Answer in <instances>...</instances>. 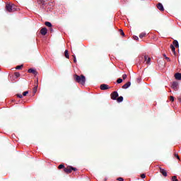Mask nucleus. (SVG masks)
Returning <instances> with one entry per match:
<instances>
[{
  "label": "nucleus",
  "instance_id": "obj_1",
  "mask_svg": "<svg viewBox=\"0 0 181 181\" xmlns=\"http://www.w3.org/2000/svg\"><path fill=\"white\" fill-rule=\"evenodd\" d=\"M74 79L77 83H79V84H81L82 86L86 84V76L83 75H81V76L78 75H74Z\"/></svg>",
  "mask_w": 181,
  "mask_h": 181
},
{
  "label": "nucleus",
  "instance_id": "obj_2",
  "mask_svg": "<svg viewBox=\"0 0 181 181\" xmlns=\"http://www.w3.org/2000/svg\"><path fill=\"white\" fill-rule=\"evenodd\" d=\"M72 170H74L76 172V170H77V168L69 166L64 169V171L65 172V173H70Z\"/></svg>",
  "mask_w": 181,
  "mask_h": 181
},
{
  "label": "nucleus",
  "instance_id": "obj_3",
  "mask_svg": "<svg viewBox=\"0 0 181 181\" xmlns=\"http://www.w3.org/2000/svg\"><path fill=\"white\" fill-rule=\"evenodd\" d=\"M179 86V83H177V81H174L173 82L172 84V88H173V90H175V91H177V87Z\"/></svg>",
  "mask_w": 181,
  "mask_h": 181
},
{
  "label": "nucleus",
  "instance_id": "obj_4",
  "mask_svg": "<svg viewBox=\"0 0 181 181\" xmlns=\"http://www.w3.org/2000/svg\"><path fill=\"white\" fill-rule=\"evenodd\" d=\"M118 92L115 91L111 94V98L112 100H117L118 98Z\"/></svg>",
  "mask_w": 181,
  "mask_h": 181
},
{
  "label": "nucleus",
  "instance_id": "obj_5",
  "mask_svg": "<svg viewBox=\"0 0 181 181\" xmlns=\"http://www.w3.org/2000/svg\"><path fill=\"white\" fill-rule=\"evenodd\" d=\"M40 33H41V35H42V36H46V35L47 34V28H42L40 30Z\"/></svg>",
  "mask_w": 181,
  "mask_h": 181
},
{
  "label": "nucleus",
  "instance_id": "obj_6",
  "mask_svg": "<svg viewBox=\"0 0 181 181\" xmlns=\"http://www.w3.org/2000/svg\"><path fill=\"white\" fill-rule=\"evenodd\" d=\"M12 8H13V6L11 4H8L6 5V11H8V12H12L13 11Z\"/></svg>",
  "mask_w": 181,
  "mask_h": 181
},
{
  "label": "nucleus",
  "instance_id": "obj_7",
  "mask_svg": "<svg viewBox=\"0 0 181 181\" xmlns=\"http://www.w3.org/2000/svg\"><path fill=\"white\" fill-rule=\"evenodd\" d=\"M160 173H162L165 177H166V176H168V173L166 172V170L162 168H160Z\"/></svg>",
  "mask_w": 181,
  "mask_h": 181
},
{
  "label": "nucleus",
  "instance_id": "obj_8",
  "mask_svg": "<svg viewBox=\"0 0 181 181\" xmlns=\"http://www.w3.org/2000/svg\"><path fill=\"white\" fill-rule=\"evenodd\" d=\"M129 87H131V82H127L124 85L122 86V88H124V90H127V88H129Z\"/></svg>",
  "mask_w": 181,
  "mask_h": 181
},
{
  "label": "nucleus",
  "instance_id": "obj_9",
  "mask_svg": "<svg viewBox=\"0 0 181 181\" xmlns=\"http://www.w3.org/2000/svg\"><path fill=\"white\" fill-rule=\"evenodd\" d=\"M157 8L159 9V11H165V8H163V5L161 3H158Z\"/></svg>",
  "mask_w": 181,
  "mask_h": 181
},
{
  "label": "nucleus",
  "instance_id": "obj_10",
  "mask_svg": "<svg viewBox=\"0 0 181 181\" xmlns=\"http://www.w3.org/2000/svg\"><path fill=\"white\" fill-rule=\"evenodd\" d=\"M110 87L107 84H102L100 85V90H108Z\"/></svg>",
  "mask_w": 181,
  "mask_h": 181
},
{
  "label": "nucleus",
  "instance_id": "obj_11",
  "mask_svg": "<svg viewBox=\"0 0 181 181\" xmlns=\"http://www.w3.org/2000/svg\"><path fill=\"white\" fill-rule=\"evenodd\" d=\"M144 60L147 64H151V58H149V57H148V55L144 56Z\"/></svg>",
  "mask_w": 181,
  "mask_h": 181
},
{
  "label": "nucleus",
  "instance_id": "obj_12",
  "mask_svg": "<svg viewBox=\"0 0 181 181\" xmlns=\"http://www.w3.org/2000/svg\"><path fill=\"white\" fill-rule=\"evenodd\" d=\"M170 49H171V50H172V52H173V54L175 56H176V48H175V46H174L173 45H171L170 46Z\"/></svg>",
  "mask_w": 181,
  "mask_h": 181
},
{
  "label": "nucleus",
  "instance_id": "obj_13",
  "mask_svg": "<svg viewBox=\"0 0 181 181\" xmlns=\"http://www.w3.org/2000/svg\"><path fill=\"white\" fill-rule=\"evenodd\" d=\"M28 73H32L33 74H35V76L37 75V71L33 69H28Z\"/></svg>",
  "mask_w": 181,
  "mask_h": 181
},
{
  "label": "nucleus",
  "instance_id": "obj_14",
  "mask_svg": "<svg viewBox=\"0 0 181 181\" xmlns=\"http://www.w3.org/2000/svg\"><path fill=\"white\" fill-rule=\"evenodd\" d=\"M175 77L176 80H181V74L180 73H176L175 74Z\"/></svg>",
  "mask_w": 181,
  "mask_h": 181
},
{
  "label": "nucleus",
  "instance_id": "obj_15",
  "mask_svg": "<svg viewBox=\"0 0 181 181\" xmlns=\"http://www.w3.org/2000/svg\"><path fill=\"white\" fill-rule=\"evenodd\" d=\"M173 43L175 47H179V42H177V40H175Z\"/></svg>",
  "mask_w": 181,
  "mask_h": 181
},
{
  "label": "nucleus",
  "instance_id": "obj_16",
  "mask_svg": "<svg viewBox=\"0 0 181 181\" xmlns=\"http://www.w3.org/2000/svg\"><path fill=\"white\" fill-rule=\"evenodd\" d=\"M117 103H122L124 101V97L120 96L117 99Z\"/></svg>",
  "mask_w": 181,
  "mask_h": 181
},
{
  "label": "nucleus",
  "instance_id": "obj_17",
  "mask_svg": "<svg viewBox=\"0 0 181 181\" xmlns=\"http://www.w3.org/2000/svg\"><path fill=\"white\" fill-rule=\"evenodd\" d=\"M65 57L69 59L70 56L69 55V50L66 49L64 52Z\"/></svg>",
  "mask_w": 181,
  "mask_h": 181
},
{
  "label": "nucleus",
  "instance_id": "obj_18",
  "mask_svg": "<svg viewBox=\"0 0 181 181\" xmlns=\"http://www.w3.org/2000/svg\"><path fill=\"white\" fill-rule=\"evenodd\" d=\"M145 36H146V33H141L139 35L140 39H142V37H145Z\"/></svg>",
  "mask_w": 181,
  "mask_h": 181
},
{
  "label": "nucleus",
  "instance_id": "obj_19",
  "mask_svg": "<svg viewBox=\"0 0 181 181\" xmlns=\"http://www.w3.org/2000/svg\"><path fill=\"white\" fill-rule=\"evenodd\" d=\"M45 25L48 27V28H52V23L49 22V21H46L45 22Z\"/></svg>",
  "mask_w": 181,
  "mask_h": 181
},
{
  "label": "nucleus",
  "instance_id": "obj_20",
  "mask_svg": "<svg viewBox=\"0 0 181 181\" xmlns=\"http://www.w3.org/2000/svg\"><path fill=\"white\" fill-rule=\"evenodd\" d=\"M172 180H173V181H179V180H177V177H176V175H174V176L172 177Z\"/></svg>",
  "mask_w": 181,
  "mask_h": 181
},
{
  "label": "nucleus",
  "instance_id": "obj_21",
  "mask_svg": "<svg viewBox=\"0 0 181 181\" xmlns=\"http://www.w3.org/2000/svg\"><path fill=\"white\" fill-rule=\"evenodd\" d=\"M23 67V65H18L16 67V70H21Z\"/></svg>",
  "mask_w": 181,
  "mask_h": 181
},
{
  "label": "nucleus",
  "instance_id": "obj_22",
  "mask_svg": "<svg viewBox=\"0 0 181 181\" xmlns=\"http://www.w3.org/2000/svg\"><path fill=\"white\" fill-rule=\"evenodd\" d=\"M15 76H16V78H18V77H21V74H19V72H16Z\"/></svg>",
  "mask_w": 181,
  "mask_h": 181
},
{
  "label": "nucleus",
  "instance_id": "obj_23",
  "mask_svg": "<svg viewBox=\"0 0 181 181\" xmlns=\"http://www.w3.org/2000/svg\"><path fill=\"white\" fill-rule=\"evenodd\" d=\"M119 33H120L122 36H125V33H124V30H119Z\"/></svg>",
  "mask_w": 181,
  "mask_h": 181
},
{
  "label": "nucleus",
  "instance_id": "obj_24",
  "mask_svg": "<svg viewBox=\"0 0 181 181\" xmlns=\"http://www.w3.org/2000/svg\"><path fill=\"white\" fill-rule=\"evenodd\" d=\"M73 57H74V62L77 63V58H76V54H74Z\"/></svg>",
  "mask_w": 181,
  "mask_h": 181
},
{
  "label": "nucleus",
  "instance_id": "obj_25",
  "mask_svg": "<svg viewBox=\"0 0 181 181\" xmlns=\"http://www.w3.org/2000/svg\"><path fill=\"white\" fill-rule=\"evenodd\" d=\"M33 91H34V94H36V91H37V86H35L33 88Z\"/></svg>",
  "mask_w": 181,
  "mask_h": 181
},
{
  "label": "nucleus",
  "instance_id": "obj_26",
  "mask_svg": "<svg viewBox=\"0 0 181 181\" xmlns=\"http://www.w3.org/2000/svg\"><path fill=\"white\" fill-rule=\"evenodd\" d=\"M164 57L167 59V62H170V58L166 57V54H163Z\"/></svg>",
  "mask_w": 181,
  "mask_h": 181
},
{
  "label": "nucleus",
  "instance_id": "obj_27",
  "mask_svg": "<svg viewBox=\"0 0 181 181\" xmlns=\"http://www.w3.org/2000/svg\"><path fill=\"white\" fill-rule=\"evenodd\" d=\"M117 83H118V84H121V83H122V78H118Z\"/></svg>",
  "mask_w": 181,
  "mask_h": 181
},
{
  "label": "nucleus",
  "instance_id": "obj_28",
  "mask_svg": "<svg viewBox=\"0 0 181 181\" xmlns=\"http://www.w3.org/2000/svg\"><path fill=\"white\" fill-rule=\"evenodd\" d=\"M17 97L18 98H23V95L22 94H17Z\"/></svg>",
  "mask_w": 181,
  "mask_h": 181
},
{
  "label": "nucleus",
  "instance_id": "obj_29",
  "mask_svg": "<svg viewBox=\"0 0 181 181\" xmlns=\"http://www.w3.org/2000/svg\"><path fill=\"white\" fill-rule=\"evenodd\" d=\"M63 168H64V165L63 164L59 165L58 167L59 169H63Z\"/></svg>",
  "mask_w": 181,
  "mask_h": 181
},
{
  "label": "nucleus",
  "instance_id": "obj_30",
  "mask_svg": "<svg viewBox=\"0 0 181 181\" xmlns=\"http://www.w3.org/2000/svg\"><path fill=\"white\" fill-rule=\"evenodd\" d=\"M27 94H29V91H25L23 93V95L26 96Z\"/></svg>",
  "mask_w": 181,
  "mask_h": 181
},
{
  "label": "nucleus",
  "instance_id": "obj_31",
  "mask_svg": "<svg viewBox=\"0 0 181 181\" xmlns=\"http://www.w3.org/2000/svg\"><path fill=\"white\" fill-rule=\"evenodd\" d=\"M141 179H145L146 177V175H145V174H141Z\"/></svg>",
  "mask_w": 181,
  "mask_h": 181
},
{
  "label": "nucleus",
  "instance_id": "obj_32",
  "mask_svg": "<svg viewBox=\"0 0 181 181\" xmlns=\"http://www.w3.org/2000/svg\"><path fill=\"white\" fill-rule=\"evenodd\" d=\"M170 101H175V98L173 96L170 97Z\"/></svg>",
  "mask_w": 181,
  "mask_h": 181
},
{
  "label": "nucleus",
  "instance_id": "obj_33",
  "mask_svg": "<svg viewBox=\"0 0 181 181\" xmlns=\"http://www.w3.org/2000/svg\"><path fill=\"white\" fill-rule=\"evenodd\" d=\"M117 180H118V181H124V178H122V177H118V178L117 179Z\"/></svg>",
  "mask_w": 181,
  "mask_h": 181
},
{
  "label": "nucleus",
  "instance_id": "obj_34",
  "mask_svg": "<svg viewBox=\"0 0 181 181\" xmlns=\"http://www.w3.org/2000/svg\"><path fill=\"white\" fill-rule=\"evenodd\" d=\"M134 40H139V37H138V36H134Z\"/></svg>",
  "mask_w": 181,
  "mask_h": 181
},
{
  "label": "nucleus",
  "instance_id": "obj_35",
  "mask_svg": "<svg viewBox=\"0 0 181 181\" xmlns=\"http://www.w3.org/2000/svg\"><path fill=\"white\" fill-rule=\"evenodd\" d=\"M122 78H123V80H125V78H127V74H123Z\"/></svg>",
  "mask_w": 181,
  "mask_h": 181
},
{
  "label": "nucleus",
  "instance_id": "obj_36",
  "mask_svg": "<svg viewBox=\"0 0 181 181\" xmlns=\"http://www.w3.org/2000/svg\"><path fill=\"white\" fill-rule=\"evenodd\" d=\"M136 81H137V83H141V78H137Z\"/></svg>",
  "mask_w": 181,
  "mask_h": 181
},
{
  "label": "nucleus",
  "instance_id": "obj_37",
  "mask_svg": "<svg viewBox=\"0 0 181 181\" xmlns=\"http://www.w3.org/2000/svg\"><path fill=\"white\" fill-rule=\"evenodd\" d=\"M175 158H177V159H180V158L179 157V155L175 154Z\"/></svg>",
  "mask_w": 181,
  "mask_h": 181
},
{
  "label": "nucleus",
  "instance_id": "obj_38",
  "mask_svg": "<svg viewBox=\"0 0 181 181\" xmlns=\"http://www.w3.org/2000/svg\"><path fill=\"white\" fill-rule=\"evenodd\" d=\"M51 28L49 29L50 32H53V28H52V27H50Z\"/></svg>",
  "mask_w": 181,
  "mask_h": 181
},
{
  "label": "nucleus",
  "instance_id": "obj_39",
  "mask_svg": "<svg viewBox=\"0 0 181 181\" xmlns=\"http://www.w3.org/2000/svg\"><path fill=\"white\" fill-rule=\"evenodd\" d=\"M178 101L181 103V98H178Z\"/></svg>",
  "mask_w": 181,
  "mask_h": 181
},
{
  "label": "nucleus",
  "instance_id": "obj_40",
  "mask_svg": "<svg viewBox=\"0 0 181 181\" xmlns=\"http://www.w3.org/2000/svg\"><path fill=\"white\" fill-rule=\"evenodd\" d=\"M43 2H44L43 0H42V1H41V4H43Z\"/></svg>",
  "mask_w": 181,
  "mask_h": 181
}]
</instances>
